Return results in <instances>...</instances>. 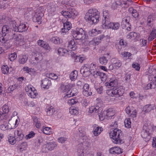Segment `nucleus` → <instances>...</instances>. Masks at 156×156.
Returning a JSON list of instances; mask_svg holds the SVG:
<instances>
[{
  "label": "nucleus",
  "instance_id": "9d476101",
  "mask_svg": "<svg viewBox=\"0 0 156 156\" xmlns=\"http://www.w3.org/2000/svg\"><path fill=\"white\" fill-rule=\"evenodd\" d=\"M77 48V44H76L74 40H72L68 43V49L70 51H74Z\"/></svg>",
  "mask_w": 156,
  "mask_h": 156
},
{
  "label": "nucleus",
  "instance_id": "4468645a",
  "mask_svg": "<svg viewBox=\"0 0 156 156\" xmlns=\"http://www.w3.org/2000/svg\"><path fill=\"white\" fill-rule=\"evenodd\" d=\"M63 28L62 29V32L63 33L67 32L71 28V24L69 22L63 23Z\"/></svg>",
  "mask_w": 156,
  "mask_h": 156
},
{
  "label": "nucleus",
  "instance_id": "c9c22d12",
  "mask_svg": "<svg viewBox=\"0 0 156 156\" xmlns=\"http://www.w3.org/2000/svg\"><path fill=\"white\" fill-rule=\"evenodd\" d=\"M124 123L125 126L127 128H129L131 127V122L130 119L129 118L126 119L124 120Z\"/></svg>",
  "mask_w": 156,
  "mask_h": 156
},
{
  "label": "nucleus",
  "instance_id": "8fccbe9b",
  "mask_svg": "<svg viewBox=\"0 0 156 156\" xmlns=\"http://www.w3.org/2000/svg\"><path fill=\"white\" fill-rule=\"evenodd\" d=\"M25 90L27 92H29V91H33L34 90H36L34 87H31L30 85L28 86L27 87H26Z\"/></svg>",
  "mask_w": 156,
  "mask_h": 156
},
{
  "label": "nucleus",
  "instance_id": "79ce46f5",
  "mask_svg": "<svg viewBox=\"0 0 156 156\" xmlns=\"http://www.w3.org/2000/svg\"><path fill=\"white\" fill-rule=\"evenodd\" d=\"M91 74L93 75L95 77H97L99 75L101 72L100 71H94L93 69H92V71H91Z\"/></svg>",
  "mask_w": 156,
  "mask_h": 156
},
{
  "label": "nucleus",
  "instance_id": "20e7f679",
  "mask_svg": "<svg viewBox=\"0 0 156 156\" xmlns=\"http://www.w3.org/2000/svg\"><path fill=\"white\" fill-rule=\"evenodd\" d=\"M15 23H16V22L15 20H11L9 23H7L2 27V34H4V36L6 35V34L11 32L13 34V35H15V34L13 32H14Z\"/></svg>",
  "mask_w": 156,
  "mask_h": 156
},
{
  "label": "nucleus",
  "instance_id": "0e129e2a",
  "mask_svg": "<svg viewBox=\"0 0 156 156\" xmlns=\"http://www.w3.org/2000/svg\"><path fill=\"white\" fill-rule=\"evenodd\" d=\"M94 41L95 44V45H98L99 43L101 42L100 41L98 37H96L94 38Z\"/></svg>",
  "mask_w": 156,
  "mask_h": 156
},
{
  "label": "nucleus",
  "instance_id": "f257e3e1",
  "mask_svg": "<svg viewBox=\"0 0 156 156\" xmlns=\"http://www.w3.org/2000/svg\"><path fill=\"white\" fill-rule=\"evenodd\" d=\"M110 87H114L112 89L108 90L107 93L109 96L113 97L115 96L116 97L122 96L124 92L123 88L115 87L118 84L117 80H110Z\"/></svg>",
  "mask_w": 156,
  "mask_h": 156
},
{
  "label": "nucleus",
  "instance_id": "3c124183",
  "mask_svg": "<svg viewBox=\"0 0 156 156\" xmlns=\"http://www.w3.org/2000/svg\"><path fill=\"white\" fill-rule=\"evenodd\" d=\"M67 138L64 137H61L58 138V141L59 143H63L67 140Z\"/></svg>",
  "mask_w": 156,
  "mask_h": 156
},
{
  "label": "nucleus",
  "instance_id": "393cba45",
  "mask_svg": "<svg viewBox=\"0 0 156 156\" xmlns=\"http://www.w3.org/2000/svg\"><path fill=\"white\" fill-rule=\"evenodd\" d=\"M57 146V145L55 142H51L48 143L46 145V147L48 150L51 151Z\"/></svg>",
  "mask_w": 156,
  "mask_h": 156
},
{
  "label": "nucleus",
  "instance_id": "4c0bfd02",
  "mask_svg": "<svg viewBox=\"0 0 156 156\" xmlns=\"http://www.w3.org/2000/svg\"><path fill=\"white\" fill-rule=\"evenodd\" d=\"M67 50L62 48H59L58 50V54L61 56H62L66 52Z\"/></svg>",
  "mask_w": 156,
  "mask_h": 156
},
{
  "label": "nucleus",
  "instance_id": "7ed1b4c3",
  "mask_svg": "<svg viewBox=\"0 0 156 156\" xmlns=\"http://www.w3.org/2000/svg\"><path fill=\"white\" fill-rule=\"evenodd\" d=\"M99 12L96 9H90L86 13L84 18L86 20L90 21L92 23H95L99 21Z\"/></svg>",
  "mask_w": 156,
  "mask_h": 156
},
{
  "label": "nucleus",
  "instance_id": "f03ea898",
  "mask_svg": "<svg viewBox=\"0 0 156 156\" xmlns=\"http://www.w3.org/2000/svg\"><path fill=\"white\" fill-rule=\"evenodd\" d=\"M112 126L114 127L115 129L109 133L110 137L113 139L114 141L113 142L115 144H121L124 143V141L121 138L122 135L121 130L115 128L118 126L117 122H115L113 124H112Z\"/></svg>",
  "mask_w": 156,
  "mask_h": 156
},
{
  "label": "nucleus",
  "instance_id": "c85d7f7f",
  "mask_svg": "<svg viewBox=\"0 0 156 156\" xmlns=\"http://www.w3.org/2000/svg\"><path fill=\"white\" fill-rule=\"evenodd\" d=\"M55 110L52 107L48 108L46 111L47 115L49 116L52 115L55 112Z\"/></svg>",
  "mask_w": 156,
  "mask_h": 156
},
{
  "label": "nucleus",
  "instance_id": "a18cd8bd",
  "mask_svg": "<svg viewBox=\"0 0 156 156\" xmlns=\"http://www.w3.org/2000/svg\"><path fill=\"white\" fill-rule=\"evenodd\" d=\"M48 77L53 80H56L58 78V76L53 73H51L49 74Z\"/></svg>",
  "mask_w": 156,
  "mask_h": 156
},
{
  "label": "nucleus",
  "instance_id": "a211bd4d",
  "mask_svg": "<svg viewBox=\"0 0 156 156\" xmlns=\"http://www.w3.org/2000/svg\"><path fill=\"white\" fill-rule=\"evenodd\" d=\"M130 18L129 17H125L124 18L122 19V23H123L124 22L126 23V25H127L128 27L126 28V30H127L130 31V30L131 27V25L130 24L129 21L130 20Z\"/></svg>",
  "mask_w": 156,
  "mask_h": 156
},
{
  "label": "nucleus",
  "instance_id": "f704fd0d",
  "mask_svg": "<svg viewBox=\"0 0 156 156\" xmlns=\"http://www.w3.org/2000/svg\"><path fill=\"white\" fill-rule=\"evenodd\" d=\"M61 14L66 18H71L70 13L69 11H62L61 12Z\"/></svg>",
  "mask_w": 156,
  "mask_h": 156
},
{
  "label": "nucleus",
  "instance_id": "13d9d810",
  "mask_svg": "<svg viewBox=\"0 0 156 156\" xmlns=\"http://www.w3.org/2000/svg\"><path fill=\"white\" fill-rule=\"evenodd\" d=\"M16 88V87L15 85H12L10 86L8 88V90L9 92H10L11 91H12Z\"/></svg>",
  "mask_w": 156,
  "mask_h": 156
},
{
  "label": "nucleus",
  "instance_id": "bb28decb",
  "mask_svg": "<svg viewBox=\"0 0 156 156\" xmlns=\"http://www.w3.org/2000/svg\"><path fill=\"white\" fill-rule=\"evenodd\" d=\"M77 90L76 88H74L73 89L71 90L69 89L66 92V95L67 97H70L71 96H74L76 93H73V91H76Z\"/></svg>",
  "mask_w": 156,
  "mask_h": 156
},
{
  "label": "nucleus",
  "instance_id": "5701e85b",
  "mask_svg": "<svg viewBox=\"0 0 156 156\" xmlns=\"http://www.w3.org/2000/svg\"><path fill=\"white\" fill-rule=\"evenodd\" d=\"M52 43L55 44H60L62 42V39L58 37H54L50 39Z\"/></svg>",
  "mask_w": 156,
  "mask_h": 156
},
{
  "label": "nucleus",
  "instance_id": "412c9836",
  "mask_svg": "<svg viewBox=\"0 0 156 156\" xmlns=\"http://www.w3.org/2000/svg\"><path fill=\"white\" fill-rule=\"evenodd\" d=\"M99 112H100L99 107L98 106H92L89 108V112L90 113L95 112L99 114Z\"/></svg>",
  "mask_w": 156,
  "mask_h": 156
},
{
  "label": "nucleus",
  "instance_id": "72a5a7b5",
  "mask_svg": "<svg viewBox=\"0 0 156 156\" xmlns=\"http://www.w3.org/2000/svg\"><path fill=\"white\" fill-rule=\"evenodd\" d=\"M69 11L70 13V16L71 18H72L73 19L75 16H77L78 14V13L74 9H69Z\"/></svg>",
  "mask_w": 156,
  "mask_h": 156
},
{
  "label": "nucleus",
  "instance_id": "f8f14e48",
  "mask_svg": "<svg viewBox=\"0 0 156 156\" xmlns=\"http://www.w3.org/2000/svg\"><path fill=\"white\" fill-rule=\"evenodd\" d=\"M149 129L148 126L146 125L143 127V130L141 131V136L142 137L145 138L149 135Z\"/></svg>",
  "mask_w": 156,
  "mask_h": 156
},
{
  "label": "nucleus",
  "instance_id": "09e8293b",
  "mask_svg": "<svg viewBox=\"0 0 156 156\" xmlns=\"http://www.w3.org/2000/svg\"><path fill=\"white\" fill-rule=\"evenodd\" d=\"M3 112L5 113H7L9 112V109L8 106L5 105H4L2 108Z\"/></svg>",
  "mask_w": 156,
  "mask_h": 156
},
{
  "label": "nucleus",
  "instance_id": "39448f33",
  "mask_svg": "<svg viewBox=\"0 0 156 156\" xmlns=\"http://www.w3.org/2000/svg\"><path fill=\"white\" fill-rule=\"evenodd\" d=\"M110 16L109 14L107 13L106 11L103 12V18L102 21V27L103 28L109 29L111 23L110 22Z\"/></svg>",
  "mask_w": 156,
  "mask_h": 156
},
{
  "label": "nucleus",
  "instance_id": "e2e57ef3",
  "mask_svg": "<svg viewBox=\"0 0 156 156\" xmlns=\"http://www.w3.org/2000/svg\"><path fill=\"white\" fill-rule=\"evenodd\" d=\"M133 12L132 13V15L135 18H136L138 17L139 15L138 13L137 12V11L135 9L133 10Z\"/></svg>",
  "mask_w": 156,
  "mask_h": 156
},
{
  "label": "nucleus",
  "instance_id": "7c9ffc66",
  "mask_svg": "<svg viewBox=\"0 0 156 156\" xmlns=\"http://www.w3.org/2000/svg\"><path fill=\"white\" fill-rule=\"evenodd\" d=\"M110 26L109 28H112L113 30H117L119 29L120 26V24L119 23H112Z\"/></svg>",
  "mask_w": 156,
  "mask_h": 156
},
{
  "label": "nucleus",
  "instance_id": "473e14b6",
  "mask_svg": "<svg viewBox=\"0 0 156 156\" xmlns=\"http://www.w3.org/2000/svg\"><path fill=\"white\" fill-rule=\"evenodd\" d=\"M108 60L106 57L102 56L99 58V62L102 65H105L107 62Z\"/></svg>",
  "mask_w": 156,
  "mask_h": 156
},
{
  "label": "nucleus",
  "instance_id": "49530a36",
  "mask_svg": "<svg viewBox=\"0 0 156 156\" xmlns=\"http://www.w3.org/2000/svg\"><path fill=\"white\" fill-rule=\"evenodd\" d=\"M16 57L17 55L16 53H12L9 56V59L11 61H12L16 58Z\"/></svg>",
  "mask_w": 156,
  "mask_h": 156
},
{
  "label": "nucleus",
  "instance_id": "69168bd1",
  "mask_svg": "<svg viewBox=\"0 0 156 156\" xmlns=\"http://www.w3.org/2000/svg\"><path fill=\"white\" fill-rule=\"evenodd\" d=\"M2 73L4 74H6L8 73V71L6 70V68L5 66H3L2 68Z\"/></svg>",
  "mask_w": 156,
  "mask_h": 156
},
{
  "label": "nucleus",
  "instance_id": "4be33fe9",
  "mask_svg": "<svg viewBox=\"0 0 156 156\" xmlns=\"http://www.w3.org/2000/svg\"><path fill=\"white\" fill-rule=\"evenodd\" d=\"M103 128L101 127L96 126L94 127L93 133L95 136H97L99 135L102 131Z\"/></svg>",
  "mask_w": 156,
  "mask_h": 156
},
{
  "label": "nucleus",
  "instance_id": "603ef678",
  "mask_svg": "<svg viewBox=\"0 0 156 156\" xmlns=\"http://www.w3.org/2000/svg\"><path fill=\"white\" fill-rule=\"evenodd\" d=\"M121 65L122 63L120 61H119L118 62L114 63V67L116 69L119 68Z\"/></svg>",
  "mask_w": 156,
  "mask_h": 156
},
{
  "label": "nucleus",
  "instance_id": "de8ad7c7",
  "mask_svg": "<svg viewBox=\"0 0 156 156\" xmlns=\"http://www.w3.org/2000/svg\"><path fill=\"white\" fill-rule=\"evenodd\" d=\"M51 129V128L50 127H45L44 129H43L42 131L44 134H50L49 130Z\"/></svg>",
  "mask_w": 156,
  "mask_h": 156
},
{
  "label": "nucleus",
  "instance_id": "774afa93",
  "mask_svg": "<svg viewBox=\"0 0 156 156\" xmlns=\"http://www.w3.org/2000/svg\"><path fill=\"white\" fill-rule=\"evenodd\" d=\"M0 129L2 130H5L7 129L6 126L4 124H2L0 126Z\"/></svg>",
  "mask_w": 156,
  "mask_h": 156
},
{
  "label": "nucleus",
  "instance_id": "a19ab883",
  "mask_svg": "<svg viewBox=\"0 0 156 156\" xmlns=\"http://www.w3.org/2000/svg\"><path fill=\"white\" fill-rule=\"evenodd\" d=\"M88 67V66L87 64H86L84 66H82L80 70V73H84V72L89 71V69Z\"/></svg>",
  "mask_w": 156,
  "mask_h": 156
},
{
  "label": "nucleus",
  "instance_id": "2eb2a0df",
  "mask_svg": "<svg viewBox=\"0 0 156 156\" xmlns=\"http://www.w3.org/2000/svg\"><path fill=\"white\" fill-rule=\"evenodd\" d=\"M43 58L42 54L39 52L37 53L36 55V57L35 58V60L36 62H33V61L31 62V63L33 64L34 65H36L37 63L40 61H41Z\"/></svg>",
  "mask_w": 156,
  "mask_h": 156
},
{
  "label": "nucleus",
  "instance_id": "423d86ee",
  "mask_svg": "<svg viewBox=\"0 0 156 156\" xmlns=\"http://www.w3.org/2000/svg\"><path fill=\"white\" fill-rule=\"evenodd\" d=\"M85 31L82 28H77L73 31L72 35L76 40H81L85 36Z\"/></svg>",
  "mask_w": 156,
  "mask_h": 156
},
{
  "label": "nucleus",
  "instance_id": "864d4df0",
  "mask_svg": "<svg viewBox=\"0 0 156 156\" xmlns=\"http://www.w3.org/2000/svg\"><path fill=\"white\" fill-rule=\"evenodd\" d=\"M35 134L33 131H31L30 133L26 136L27 139H30L33 137L35 135Z\"/></svg>",
  "mask_w": 156,
  "mask_h": 156
},
{
  "label": "nucleus",
  "instance_id": "6e6552de",
  "mask_svg": "<svg viewBox=\"0 0 156 156\" xmlns=\"http://www.w3.org/2000/svg\"><path fill=\"white\" fill-rule=\"evenodd\" d=\"M132 2L131 0H122L121 2H118L116 4L120 5L122 8H127Z\"/></svg>",
  "mask_w": 156,
  "mask_h": 156
},
{
  "label": "nucleus",
  "instance_id": "6ab92c4d",
  "mask_svg": "<svg viewBox=\"0 0 156 156\" xmlns=\"http://www.w3.org/2000/svg\"><path fill=\"white\" fill-rule=\"evenodd\" d=\"M155 107L153 105H147L143 107V111L146 113L149 112L152 110H153Z\"/></svg>",
  "mask_w": 156,
  "mask_h": 156
},
{
  "label": "nucleus",
  "instance_id": "a878e982",
  "mask_svg": "<svg viewBox=\"0 0 156 156\" xmlns=\"http://www.w3.org/2000/svg\"><path fill=\"white\" fill-rule=\"evenodd\" d=\"M139 37V35L136 33L132 32L129 34L127 36V37L128 39H131L133 38L134 39H136Z\"/></svg>",
  "mask_w": 156,
  "mask_h": 156
},
{
  "label": "nucleus",
  "instance_id": "ddd939ff",
  "mask_svg": "<svg viewBox=\"0 0 156 156\" xmlns=\"http://www.w3.org/2000/svg\"><path fill=\"white\" fill-rule=\"evenodd\" d=\"M122 151L119 147H114L110 149L109 152L112 154H120L122 152Z\"/></svg>",
  "mask_w": 156,
  "mask_h": 156
},
{
  "label": "nucleus",
  "instance_id": "1a4fd4ad",
  "mask_svg": "<svg viewBox=\"0 0 156 156\" xmlns=\"http://www.w3.org/2000/svg\"><path fill=\"white\" fill-rule=\"evenodd\" d=\"M14 137H16V140L20 141L22 140L24 137V134L22 131L20 129L15 130L14 133Z\"/></svg>",
  "mask_w": 156,
  "mask_h": 156
},
{
  "label": "nucleus",
  "instance_id": "5fc2aeb1",
  "mask_svg": "<svg viewBox=\"0 0 156 156\" xmlns=\"http://www.w3.org/2000/svg\"><path fill=\"white\" fill-rule=\"evenodd\" d=\"M14 36L15 35H14V36L13 37V38L14 37L15 39H16V40L17 41H20L23 39V37L20 34H19L16 37H15Z\"/></svg>",
  "mask_w": 156,
  "mask_h": 156
},
{
  "label": "nucleus",
  "instance_id": "c03bdc74",
  "mask_svg": "<svg viewBox=\"0 0 156 156\" xmlns=\"http://www.w3.org/2000/svg\"><path fill=\"white\" fill-rule=\"evenodd\" d=\"M132 67L136 70L139 71L140 69V64L134 62L132 65Z\"/></svg>",
  "mask_w": 156,
  "mask_h": 156
},
{
  "label": "nucleus",
  "instance_id": "2f4dec72",
  "mask_svg": "<svg viewBox=\"0 0 156 156\" xmlns=\"http://www.w3.org/2000/svg\"><path fill=\"white\" fill-rule=\"evenodd\" d=\"M83 145L82 143H80L78 144L77 148V152L80 154L81 156H82L83 154Z\"/></svg>",
  "mask_w": 156,
  "mask_h": 156
},
{
  "label": "nucleus",
  "instance_id": "6e6d98bb",
  "mask_svg": "<svg viewBox=\"0 0 156 156\" xmlns=\"http://www.w3.org/2000/svg\"><path fill=\"white\" fill-rule=\"evenodd\" d=\"M62 88H63V91L64 92H66L69 89V85L65 86L63 85L62 87Z\"/></svg>",
  "mask_w": 156,
  "mask_h": 156
},
{
  "label": "nucleus",
  "instance_id": "58836bf2",
  "mask_svg": "<svg viewBox=\"0 0 156 156\" xmlns=\"http://www.w3.org/2000/svg\"><path fill=\"white\" fill-rule=\"evenodd\" d=\"M28 94H29V95L30 96L31 98H34L37 95V90H35L31 92L29 91V92Z\"/></svg>",
  "mask_w": 156,
  "mask_h": 156
},
{
  "label": "nucleus",
  "instance_id": "f3484780",
  "mask_svg": "<svg viewBox=\"0 0 156 156\" xmlns=\"http://www.w3.org/2000/svg\"><path fill=\"white\" fill-rule=\"evenodd\" d=\"M43 16V14L42 13H38V14H35L33 18V21L35 22L41 23L42 17Z\"/></svg>",
  "mask_w": 156,
  "mask_h": 156
},
{
  "label": "nucleus",
  "instance_id": "e433bc0d",
  "mask_svg": "<svg viewBox=\"0 0 156 156\" xmlns=\"http://www.w3.org/2000/svg\"><path fill=\"white\" fill-rule=\"evenodd\" d=\"M97 31L96 29H93L88 32V34L90 36L93 37L96 36L97 34Z\"/></svg>",
  "mask_w": 156,
  "mask_h": 156
},
{
  "label": "nucleus",
  "instance_id": "4d7b16f0",
  "mask_svg": "<svg viewBox=\"0 0 156 156\" xmlns=\"http://www.w3.org/2000/svg\"><path fill=\"white\" fill-rule=\"evenodd\" d=\"M99 76L100 77L102 81L105 80L106 79V75L105 73L101 72L99 75Z\"/></svg>",
  "mask_w": 156,
  "mask_h": 156
},
{
  "label": "nucleus",
  "instance_id": "0eeeda50",
  "mask_svg": "<svg viewBox=\"0 0 156 156\" xmlns=\"http://www.w3.org/2000/svg\"><path fill=\"white\" fill-rule=\"evenodd\" d=\"M15 26H14V32H22L26 30V26L25 24L21 23L18 27L16 26V23H15Z\"/></svg>",
  "mask_w": 156,
  "mask_h": 156
},
{
  "label": "nucleus",
  "instance_id": "680f3d73",
  "mask_svg": "<svg viewBox=\"0 0 156 156\" xmlns=\"http://www.w3.org/2000/svg\"><path fill=\"white\" fill-rule=\"evenodd\" d=\"M37 43L39 45L41 46L42 47H43L45 43L43 40H39L38 41Z\"/></svg>",
  "mask_w": 156,
  "mask_h": 156
},
{
  "label": "nucleus",
  "instance_id": "dca6fc26",
  "mask_svg": "<svg viewBox=\"0 0 156 156\" xmlns=\"http://www.w3.org/2000/svg\"><path fill=\"white\" fill-rule=\"evenodd\" d=\"M95 64L94 63H92L90 65V69L89 70L87 71L84 72V73H81L85 77H86L89 76L91 74V71H92V69H93V66H94V68H95V66H94Z\"/></svg>",
  "mask_w": 156,
  "mask_h": 156
},
{
  "label": "nucleus",
  "instance_id": "bf43d9fd",
  "mask_svg": "<svg viewBox=\"0 0 156 156\" xmlns=\"http://www.w3.org/2000/svg\"><path fill=\"white\" fill-rule=\"evenodd\" d=\"M78 101H76V100H75L74 99H72L68 101V103L69 104L72 105L76 103Z\"/></svg>",
  "mask_w": 156,
  "mask_h": 156
},
{
  "label": "nucleus",
  "instance_id": "37998d69",
  "mask_svg": "<svg viewBox=\"0 0 156 156\" xmlns=\"http://www.w3.org/2000/svg\"><path fill=\"white\" fill-rule=\"evenodd\" d=\"M83 95L87 97L91 95L92 93L90 90H83Z\"/></svg>",
  "mask_w": 156,
  "mask_h": 156
},
{
  "label": "nucleus",
  "instance_id": "9b49d317",
  "mask_svg": "<svg viewBox=\"0 0 156 156\" xmlns=\"http://www.w3.org/2000/svg\"><path fill=\"white\" fill-rule=\"evenodd\" d=\"M42 86L44 89H48L51 84L50 80L48 78H45L41 81Z\"/></svg>",
  "mask_w": 156,
  "mask_h": 156
},
{
  "label": "nucleus",
  "instance_id": "aec40b11",
  "mask_svg": "<svg viewBox=\"0 0 156 156\" xmlns=\"http://www.w3.org/2000/svg\"><path fill=\"white\" fill-rule=\"evenodd\" d=\"M152 78V81L147 85V89H154L156 87V78H154L153 77Z\"/></svg>",
  "mask_w": 156,
  "mask_h": 156
},
{
  "label": "nucleus",
  "instance_id": "c756f323",
  "mask_svg": "<svg viewBox=\"0 0 156 156\" xmlns=\"http://www.w3.org/2000/svg\"><path fill=\"white\" fill-rule=\"evenodd\" d=\"M69 112L71 114L77 115L79 113L78 109L77 108L72 107L69 109Z\"/></svg>",
  "mask_w": 156,
  "mask_h": 156
},
{
  "label": "nucleus",
  "instance_id": "ea45409f",
  "mask_svg": "<svg viewBox=\"0 0 156 156\" xmlns=\"http://www.w3.org/2000/svg\"><path fill=\"white\" fill-rule=\"evenodd\" d=\"M34 122L35 123V126L37 128H39L41 125L40 122L38 121V119L36 117H34Z\"/></svg>",
  "mask_w": 156,
  "mask_h": 156
},
{
  "label": "nucleus",
  "instance_id": "052dcab7",
  "mask_svg": "<svg viewBox=\"0 0 156 156\" xmlns=\"http://www.w3.org/2000/svg\"><path fill=\"white\" fill-rule=\"evenodd\" d=\"M122 55L124 57H130L131 55V54L128 52L124 51L122 53Z\"/></svg>",
  "mask_w": 156,
  "mask_h": 156
},
{
  "label": "nucleus",
  "instance_id": "338daca9",
  "mask_svg": "<svg viewBox=\"0 0 156 156\" xmlns=\"http://www.w3.org/2000/svg\"><path fill=\"white\" fill-rule=\"evenodd\" d=\"M89 101L86 99L84 100L83 101L82 104L84 106H87L89 104Z\"/></svg>",
  "mask_w": 156,
  "mask_h": 156
},
{
  "label": "nucleus",
  "instance_id": "b1692460",
  "mask_svg": "<svg viewBox=\"0 0 156 156\" xmlns=\"http://www.w3.org/2000/svg\"><path fill=\"white\" fill-rule=\"evenodd\" d=\"M28 56L26 55H23L20 56L19 58V62L21 64H24L28 59Z\"/></svg>",
  "mask_w": 156,
  "mask_h": 156
},
{
  "label": "nucleus",
  "instance_id": "cd10ccee",
  "mask_svg": "<svg viewBox=\"0 0 156 156\" xmlns=\"http://www.w3.org/2000/svg\"><path fill=\"white\" fill-rule=\"evenodd\" d=\"M77 72L76 70L72 71L70 74L69 77L70 79L73 81L75 80L77 78Z\"/></svg>",
  "mask_w": 156,
  "mask_h": 156
}]
</instances>
